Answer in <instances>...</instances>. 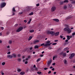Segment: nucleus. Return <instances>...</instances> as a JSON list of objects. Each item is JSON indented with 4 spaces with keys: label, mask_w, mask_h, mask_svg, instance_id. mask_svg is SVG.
<instances>
[{
    "label": "nucleus",
    "mask_w": 75,
    "mask_h": 75,
    "mask_svg": "<svg viewBox=\"0 0 75 75\" xmlns=\"http://www.w3.org/2000/svg\"><path fill=\"white\" fill-rule=\"evenodd\" d=\"M56 44H57V43H53V45H56Z\"/></svg>",
    "instance_id": "a19ab883"
},
{
    "label": "nucleus",
    "mask_w": 75,
    "mask_h": 75,
    "mask_svg": "<svg viewBox=\"0 0 75 75\" xmlns=\"http://www.w3.org/2000/svg\"><path fill=\"white\" fill-rule=\"evenodd\" d=\"M60 38H63V36H62L61 35L60 36Z\"/></svg>",
    "instance_id": "6e6d98bb"
},
{
    "label": "nucleus",
    "mask_w": 75,
    "mask_h": 75,
    "mask_svg": "<svg viewBox=\"0 0 75 75\" xmlns=\"http://www.w3.org/2000/svg\"><path fill=\"white\" fill-rule=\"evenodd\" d=\"M64 4V2L62 1H60V4H61V5H62V4Z\"/></svg>",
    "instance_id": "4be33fe9"
},
{
    "label": "nucleus",
    "mask_w": 75,
    "mask_h": 75,
    "mask_svg": "<svg viewBox=\"0 0 75 75\" xmlns=\"http://www.w3.org/2000/svg\"><path fill=\"white\" fill-rule=\"evenodd\" d=\"M75 53H72L71 54V55L73 57L75 56Z\"/></svg>",
    "instance_id": "412c9836"
},
{
    "label": "nucleus",
    "mask_w": 75,
    "mask_h": 75,
    "mask_svg": "<svg viewBox=\"0 0 75 75\" xmlns=\"http://www.w3.org/2000/svg\"><path fill=\"white\" fill-rule=\"evenodd\" d=\"M68 0H65L64 1V3H68Z\"/></svg>",
    "instance_id": "c85d7f7f"
},
{
    "label": "nucleus",
    "mask_w": 75,
    "mask_h": 75,
    "mask_svg": "<svg viewBox=\"0 0 75 75\" xmlns=\"http://www.w3.org/2000/svg\"><path fill=\"white\" fill-rule=\"evenodd\" d=\"M59 55H62L64 57H67V53L66 52L64 53L63 52H62L60 53Z\"/></svg>",
    "instance_id": "7ed1b4c3"
},
{
    "label": "nucleus",
    "mask_w": 75,
    "mask_h": 75,
    "mask_svg": "<svg viewBox=\"0 0 75 75\" xmlns=\"http://www.w3.org/2000/svg\"><path fill=\"white\" fill-rule=\"evenodd\" d=\"M69 58L70 59H72V58H73V57L71 55V56L69 57Z\"/></svg>",
    "instance_id": "e433bc0d"
},
{
    "label": "nucleus",
    "mask_w": 75,
    "mask_h": 75,
    "mask_svg": "<svg viewBox=\"0 0 75 75\" xmlns=\"http://www.w3.org/2000/svg\"><path fill=\"white\" fill-rule=\"evenodd\" d=\"M67 39L68 40H70V38H69V36H67Z\"/></svg>",
    "instance_id": "393cba45"
},
{
    "label": "nucleus",
    "mask_w": 75,
    "mask_h": 75,
    "mask_svg": "<svg viewBox=\"0 0 75 75\" xmlns=\"http://www.w3.org/2000/svg\"><path fill=\"white\" fill-rule=\"evenodd\" d=\"M55 34L54 32L51 31L50 32V34H52V35H54Z\"/></svg>",
    "instance_id": "9d476101"
},
{
    "label": "nucleus",
    "mask_w": 75,
    "mask_h": 75,
    "mask_svg": "<svg viewBox=\"0 0 75 75\" xmlns=\"http://www.w3.org/2000/svg\"><path fill=\"white\" fill-rule=\"evenodd\" d=\"M6 5V4L4 2L2 3H1L0 5V8H3V7H4Z\"/></svg>",
    "instance_id": "20e7f679"
},
{
    "label": "nucleus",
    "mask_w": 75,
    "mask_h": 75,
    "mask_svg": "<svg viewBox=\"0 0 75 75\" xmlns=\"http://www.w3.org/2000/svg\"><path fill=\"white\" fill-rule=\"evenodd\" d=\"M15 27H17V26H18V24L17 23L15 25Z\"/></svg>",
    "instance_id": "603ef678"
},
{
    "label": "nucleus",
    "mask_w": 75,
    "mask_h": 75,
    "mask_svg": "<svg viewBox=\"0 0 75 75\" xmlns=\"http://www.w3.org/2000/svg\"><path fill=\"white\" fill-rule=\"evenodd\" d=\"M72 3H73V4H75V1H73Z\"/></svg>",
    "instance_id": "a18cd8bd"
},
{
    "label": "nucleus",
    "mask_w": 75,
    "mask_h": 75,
    "mask_svg": "<svg viewBox=\"0 0 75 75\" xmlns=\"http://www.w3.org/2000/svg\"><path fill=\"white\" fill-rule=\"evenodd\" d=\"M43 56H44V55L43 54L40 55V57H43Z\"/></svg>",
    "instance_id": "09e8293b"
},
{
    "label": "nucleus",
    "mask_w": 75,
    "mask_h": 75,
    "mask_svg": "<svg viewBox=\"0 0 75 75\" xmlns=\"http://www.w3.org/2000/svg\"><path fill=\"white\" fill-rule=\"evenodd\" d=\"M64 31H67L68 34H70L71 33L72 30H70L69 28H66L64 29Z\"/></svg>",
    "instance_id": "f257e3e1"
},
{
    "label": "nucleus",
    "mask_w": 75,
    "mask_h": 75,
    "mask_svg": "<svg viewBox=\"0 0 75 75\" xmlns=\"http://www.w3.org/2000/svg\"><path fill=\"white\" fill-rule=\"evenodd\" d=\"M51 71H49L48 72V74H51Z\"/></svg>",
    "instance_id": "c03bdc74"
},
{
    "label": "nucleus",
    "mask_w": 75,
    "mask_h": 75,
    "mask_svg": "<svg viewBox=\"0 0 75 75\" xmlns=\"http://www.w3.org/2000/svg\"><path fill=\"white\" fill-rule=\"evenodd\" d=\"M47 34H50V31L49 30H47Z\"/></svg>",
    "instance_id": "7c9ffc66"
},
{
    "label": "nucleus",
    "mask_w": 75,
    "mask_h": 75,
    "mask_svg": "<svg viewBox=\"0 0 75 75\" xmlns=\"http://www.w3.org/2000/svg\"><path fill=\"white\" fill-rule=\"evenodd\" d=\"M40 60H41V58H39L37 59V62H38V61H40Z\"/></svg>",
    "instance_id": "bb28decb"
},
{
    "label": "nucleus",
    "mask_w": 75,
    "mask_h": 75,
    "mask_svg": "<svg viewBox=\"0 0 75 75\" xmlns=\"http://www.w3.org/2000/svg\"><path fill=\"white\" fill-rule=\"evenodd\" d=\"M40 42L39 40H36L33 41V44H35L36 43H37V42Z\"/></svg>",
    "instance_id": "0eeeda50"
},
{
    "label": "nucleus",
    "mask_w": 75,
    "mask_h": 75,
    "mask_svg": "<svg viewBox=\"0 0 75 75\" xmlns=\"http://www.w3.org/2000/svg\"><path fill=\"white\" fill-rule=\"evenodd\" d=\"M18 61L19 62L21 61V58L18 59Z\"/></svg>",
    "instance_id": "ea45409f"
},
{
    "label": "nucleus",
    "mask_w": 75,
    "mask_h": 75,
    "mask_svg": "<svg viewBox=\"0 0 75 75\" xmlns=\"http://www.w3.org/2000/svg\"><path fill=\"white\" fill-rule=\"evenodd\" d=\"M52 62V60H50L47 62V65H50V64Z\"/></svg>",
    "instance_id": "6e6552de"
},
{
    "label": "nucleus",
    "mask_w": 75,
    "mask_h": 75,
    "mask_svg": "<svg viewBox=\"0 0 75 75\" xmlns=\"http://www.w3.org/2000/svg\"><path fill=\"white\" fill-rule=\"evenodd\" d=\"M30 33H34V30H31L30 31Z\"/></svg>",
    "instance_id": "cd10ccee"
},
{
    "label": "nucleus",
    "mask_w": 75,
    "mask_h": 75,
    "mask_svg": "<svg viewBox=\"0 0 75 75\" xmlns=\"http://www.w3.org/2000/svg\"><path fill=\"white\" fill-rule=\"evenodd\" d=\"M57 58V56H54L53 57V60H54L55 59V58Z\"/></svg>",
    "instance_id": "5701e85b"
},
{
    "label": "nucleus",
    "mask_w": 75,
    "mask_h": 75,
    "mask_svg": "<svg viewBox=\"0 0 75 75\" xmlns=\"http://www.w3.org/2000/svg\"><path fill=\"white\" fill-rule=\"evenodd\" d=\"M52 71H54L55 70V69H54V68H53L52 69Z\"/></svg>",
    "instance_id": "338daca9"
},
{
    "label": "nucleus",
    "mask_w": 75,
    "mask_h": 75,
    "mask_svg": "<svg viewBox=\"0 0 75 75\" xmlns=\"http://www.w3.org/2000/svg\"><path fill=\"white\" fill-rule=\"evenodd\" d=\"M71 17L69 16L66 19V20H69V19H71Z\"/></svg>",
    "instance_id": "dca6fc26"
},
{
    "label": "nucleus",
    "mask_w": 75,
    "mask_h": 75,
    "mask_svg": "<svg viewBox=\"0 0 75 75\" xmlns=\"http://www.w3.org/2000/svg\"><path fill=\"white\" fill-rule=\"evenodd\" d=\"M51 42V41H47V42L46 44H45L44 45V46L45 47H48V46H50V45H51V44H52V43H50Z\"/></svg>",
    "instance_id": "f03ea898"
},
{
    "label": "nucleus",
    "mask_w": 75,
    "mask_h": 75,
    "mask_svg": "<svg viewBox=\"0 0 75 75\" xmlns=\"http://www.w3.org/2000/svg\"><path fill=\"white\" fill-rule=\"evenodd\" d=\"M12 57H13L14 58L16 57V54L15 53H13L12 54Z\"/></svg>",
    "instance_id": "4468645a"
},
{
    "label": "nucleus",
    "mask_w": 75,
    "mask_h": 75,
    "mask_svg": "<svg viewBox=\"0 0 75 75\" xmlns=\"http://www.w3.org/2000/svg\"><path fill=\"white\" fill-rule=\"evenodd\" d=\"M12 11L14 12H16V10H15V8H14V7L12 9Z\"/></svg>",
    "instance_id": "aec40b11"
},
{
    "label": "nucleus",
    "mask_w": 75,
    "mask_h": 75,
    "mask_svg": "<svg viewBox=\"0 0 75 75\" xmlns=\"http://www.w3.org/2000/svg\"><path fill=\"white\" fill-rule=\"evenodd\" d=\"M32 20V19H29V21H30V22H31V21Z\"/></svg>",
    "instance_id": "bf43d9fd"
},
{
    "label": "nucleus",
    "mask_w": 75,
    "mask_h": 75,
    "mask_svg": "<svg viewBox=\"0 0 75 75\" xmlns=\"http://www.w3.org/2000/svg\"><path fill=\"white\" fill-rule=\"evenodd\" d=\"M41 72H40L39 71H38L37 72V73L38 74H39L40 75V74H41Z\"/></svg>",
    "instance_id": "72a5a7b5"
},
{
    "label": "nucleus",
    "mask_w": 75,
    "mask_h": 75,
    "mask_svg": "<svg viewBox=\"0 0 75 75\" xmlns=\"http://www.w3.org/2000/svg\"><path fill=\"white\" fill-rule=\"evenodd\" d=\"M1 74L2 75H4V73L2 72V73H1Z\"/></svg>",
    "instance_id": "680f3d73"
},
{
    "label": "nucleus",
    "mask_w": 75,
    "mask_h": 75,
    "mask_svg": "<svg viewBox=\"0 0 75 75\" xmlns=\"http://www.w3.org/2000/svg\"><path fill=\"white\" fill-rule=\"evenodd\" d=\"M31 57V56L30 55H29L28 56V58L25 59L26 61H28V60H29L30 59V57Z\"/></svg>",
    "instance_id": "9b49d317"
},
{
    "label": "nucleus",
    "mask_w": 75,
    "mask_h": 75,
    "mask_svg": "<svg viewBox=\"0 0 75 75\" xmlns=\"http://www.w3.org/2000/svg\"><path fill=\"white\" fill-rule=\"evenodd\" d=\"M55 42H57V41H58V40H54Z\"/></svg>",
    "instance_id": "052dcab7"
},
{
    "label": "nucleus",
    "mask_w": 75,
    "mask_h": 75,
    "mask_svg": "<svg viewBox=\"0 0 75 75\" xmlns=\"http://www.w3.org/2000/svg\"><path fill=\"white\" fill-rule=\"evenodd\" d=\"M73 60H71V62H73Z\"/></svg>",
    "instance_id": "69168bd1"
},
{
    "label": "nucleus",
    "mask_w": 75,
    "mask_h": 75,
    "mask_svg": "<svg viewBox=\"0 0 75 75\" xmlns=\"http://www.w3.org/2000/svg\"><path fill=\"white\" fill-rule=\"evenodd\" d=\"M9 34H10V32H6V35H8Z\"/></svg>",
    "instance_id": "473e14b6"
},
{
    "label": "nucleus",
    "mask_w": 75,
    "mask_h": 75,
    "mask_svg": "<svg viewBox=\"0 0 75 75\" xmlns=\"http://www.w3.org/2000/svg\"><path fill=\"white\" fill-rule=\"evenodd\" d=\"M21 71V70L20 69H18V72H20Z\"/></svg>",
    "instance_id": "c756f323"
},
{
    "label": "nucleus",
    "mask_w": 75,
    "mask_h": 75,
    "mask_svg": "<svg viewBox=\"0 0 75 75\" xmlns=\"http://www.w3.org/2000/svg\"><path fill=\"white\" fill-rule=\"evenodd\" d=\"M1 28L2 30H4V27H1Z\"/></svg>",
    "instance_id": "37998d69"
},
{
    "label": "nucleus",
    "mask_w": 75,
    "mask_h": 75,
    "mask_svg": "<svg viewBox=\"0 0 75 75\" xmlns=\"http://www.w3.org/2000/svg\"><path fill=\"white\" fill-rule=\"evenodd\" d=\"M52 68H53V67L51 66L50 67V69H52Z\"/></svg>",
    "instance_id": "0e129e2a"
},
{
    "label": "nucleus",
    "mask_w": 75,
    "mask_h": 75,
    "mask_svg": "<svg viewBox=\"0 0 75 75\" xmlns=\"http://www.w3.org/2000/svg\"><path fill=\"white\" fill-rule=\"evenodd\" d=\"M18 57H21V55H20V54H18Z\"/></svg>",
    "instance_id": "de8ad7c7"
},
{
    "label": "nucleus",
    "mask_w": 75,
    "mask_h": 75,
    "mask_svg": "<svg viewBox=\"0 0 75 75\" xmlns=\"http://www.w3.org/2000/svg\"><path fill=\"white\" fill-rule=\"evenodd\" d=\"M7 57L8 58H13L12 55H8Z\"/></svg>",
    "instance_id": "f8f14e48"
},
{
    "label": "nucleus",
    "mask_w": 75,
    "mask_h": 75,
    "mask_svg": "<svg viewBox=\"0 0 75 75\" xmlns=\"http://www.w3.org/2000/svg\"><path fill=\"white\" fill-rule=\"evenodd\" d=\"M23 29V28L21 26L17 30L16 32H19L20 31H21Z\"/></svg>",
    "instance_id": "39448f33"
},
{
    "label": "nucleus",
    "mask_w": 75,
    "mask_h": 75,
    "mask_svg": "<svg viewBox=\"0 0 75 75\" xmlns=\"http://www.w3.org/2000/svg\"><path fill=\"white\" fill-rule=\"evenodd\" d=\"M44 70H47V69H48V68H45L44 69Z\"/></svg>",
    "instance_id": "8fccbe9b"
},
{
    "label": "nucleus",
    "mask_w": 75,
    "mask_h": 75,
    "mask_svg": "<svg viewBox=\"0 0 75 75\" xmlns=\"http://www.w3.org/2000/svg\"><path fill=\"white\" fill-rule=\"evenodd\" d=\"M64 63L65 64H67V61L66 60H65L64 61Z\"/></svg>",
    "instance_id": "c9c22d12"
},
{
    "label": "nucleus",
    "mask_w": 75,
    "mask_h": 75,
    "mask_svg": "<svg viewBox=\"0 0 75 75\" xmlns=\"http://www.w3.org/2000/svg\"><path fill=\"white\" fill-rule=\"evenodd\" d=\"M24 21L25 22V23H27V21L26 20H24Z\"/></svg>",
    "instance_id": "e2e57ef3"
},
{
    "label": "nucleus",
    "mask_w": 75,
    "mask_h": 75,
    "mask_svg": "<svg viewBox=\"0 0 75 75\" xmlns=\"http://www.w3.org/2000/svg\"><path fill=\"white\" fill-rule=\"evenodd\" d=\"M12 43V41L10 40L9 41V44H11Z\"/></svg>",
    "instance_id": "f704fd0d"
},
{
    "label": "nucleus",
    "mask_w": 75,
    "mask_h": 75,
    "mask_svg": "<svg viewBox=\"0 0 75 75\" xmlns=\"http://www.w3.org/2000/svg\"><path fill=\"white\" fill-rule=\"evenodd\" d=\"M30 23H31V22H30L29 21H28V24H30Z\"/></svg>",
    "instance_id": "49530a36"
},
{
    "label": "nucleus",
    "mask_w": 75,
    "mask_h": 75,
    "mask_svg": "<svg viewBox=\"0 0 75 75\" xmlns=\"http://www.w3.org/2000/svg\"><path fill=\"white\" fill-rule=\"evenodd\" d=\"M56 9V7L55 6H53L52 7L51 11H54Z\"/></svg>",
    "instance_id": "423d86ee"
},
{
    "label": "nucleus",
    "mask_w": 75,
    "mask_h": 75,
    "mask_svg": "<svg viewBox=\"0 0 75 75\" xmlns=\"http://www.w3.org/2000/svg\"><path fill=\"white\" fill-rule=\"evenodd\" d=\"M53 20L56 21V22H58L59 21V20L58 19H53Z\"/></svg>",
    "instance_id": "ddd939ff"
},
{
    "label": "nucleus",
    "mask_w": 75,
    "mask_h": 75,
    "mask_svg": "<svg viewBox=\"0 0 75 75\" xmlns=\"http://www.w3.org/2000/svg\"><path fill=\"white\" fill-rule=\"evenodd\" d=\"M21 75H24L25 74V72L24 71H22L20 73Z\"/></svg>",
    "instance_id": "f3484780"
},
{
    "label": "nucleus",
    "mask_w": 75,
    "mask_h": 75,
    "mask_svg": "<svg viewBox=\"0 0 75 75\" xmlns=\"http://www.w3.org/2000/svg\"><path fill=\"white\" fill-rule=\"evenodd\" d=\"M69 7H70V8H71V7H72V5L71 4H69Z\"/></svg>",
    "instance_id": "2f4dec72"
},
{
    "label": "nucleus",
    "mask_w": 75,
    "mask_h": 75,
    "mask_svg": "<svg viewBox=\"0 0 75 75\" xmlns=\"http://www.w3.org/2000/svg\"><path fill=\"white\" fill-rule=\"evenodd\" d=\"M52 65H54H54H55V63H53L52 64Z\"/></svg>",
    "instance_id": "5fc2aeb1"
},
{
    "label": "nucleus",
    "mask_w": 75,
    "mask_h": 75,
    "mask_svg": "<svg viewBox=\"0 0 75 75\" xmlns=\"http://www.w3.org/2000/svg\"><path fill=\"white\" fill-rule=\"evenodd\" d=\"M34 48L35 49H38V46L37 45H35V46Z\"/></svg>",
    "instance_id": "a211bd4d"
},
{
    "label": "nucleus",
    "mask_w": 75,
    "mask_h": 75,
    "mask_svg": "<svg viewBox=\"0 0 75 75\" xmlns=\"http://www.w3.org/2000/svg\"><path fill=\"white\" fill-rule=\"evenodd\" d=\"M67 8V6L66 5L64 6L63 7V9H66Z\"/></svg>",
    "instance_id": "a878e982"
},
{
    "label": "nucleus",
    "mask_w": 75,
    "mask_h": 75,
    "mask_svg": "<svg viewBox=\"0 0 75 75\" xmlns=\"http://www.w3.org/2000/svg\"><path fill=\"white\" fill-rule=\"evenodd\" d=\"M28 63V62L27 61H25V64H27V63Z\"/></svg>",
    "instance_id": "3c124183"
},
{
    "label": "nucleus",
    "mask_w": 75,
    "mask_h": 75,
    "mask_svg": "<svg viewBox=\"0 0 75 75\" xmlns=\"http://www.w3.org/2000/svg\"><path fill=\"white\" fill-rule=\"evenodd\" d=\"M69 50V48H68V47H66L64 49V51H66L67 50Z\"/></svg>",
    "instance_id": "2eb2a0df"
},
{
    "label": "nucleus",
    "mask_w": 75,
    "mask_h": 75,
    "mask_svg": "<svg viewBox=\"0 0 75 75\" xmlns=\"http://www.w3.org/2000/svg\"><path fill=\"white\" fill-rule=\"evenodd\" d=\"M33 38V37L32 36H30L29 38L28 39V41H30L31 40V39Z\"/></svg>",
    "instance_id": "6ab92c4d"
},
{
    "label": "nucleus",
    "mask_w": 75,
    "mask_h": 75,
    "mask_svg": "<svg viewBox=\"0 0 75 75\" xmlns=\"http://www.w3.org/2000/svg\"><path fill=\"white\" fill-rule=\"evenodd\" d=\"M5 62H3L2 63V65H5Z\"/></svg>",
    "instance_id": "58836bf2"
},
{
    "label": "nucleus",
    "mask_w": 75,
    "mask_h": 75,
    "mask_svg": "<svg viewBox=\"0 0 75 75\" xmlns=\"http://www.w3.org/2000/svg\"><path fill=\"white\" fill-rule=\"evenodd\" d=\"M39 5H40V4H37L36 6L38 7V6H39Z\"/></svg>",
    "instance_id": "4d7b16f0"
},
{
    "label": "nucleus",
    "mask_w": 75,
    "mask_h": 75,
    "mask_svg": "<svg viewBox=\"0 0 75 75\" xmlns=\"http://www.w3.org/2000/svg\"><path fill=\"white\" fill-rule=\"evenodd\" d=\"M75 60L74 59V60H73V63H75Z\"/></svg>",
    "instance_id": "774afa93"
},
{
    "label": "nucleus",
    "mask_w": 75,
    "mask_h": 75,
    "mask_svg": "<svg viewBox=\"0 0 75 75\" xmlns=\"http://www.w3.org/2000/svg\"><path fill=\"white\" fill-rule=\"evenodd\" d=\"M29 49L30 50H33V47H30Z\"/></svg>",
    "instance_id": "79ce46f5"
},
{
    "label": "nucleus",
    "mask_w": 75,
    "mask_h": 75,
    "mask_svg": "<svg viewBox=\"0 0 75 75\" xmlns=\"http://www.w3.org/2000/svg\"><path fill=\"white\" fill-rule=\"evenodd\" d=\"M44 45V43H42V44L41 45V46H42V45Z\"/></svg>",
    "instance_id": "864d4df0"
},
{
    "label": "nucleus",
    "mask_w": 75,
    "mask_h": 75,
    "mask_svg": "<svg viewBox=\"0 0 75 75\" xmlns=\"http://www.w3.org/2000/svg\"><path fill=\"white\" fill-rule=\"evenodd\" d=\"M33 12H31V13H29V16H32V15H33Z\"/></svg>",
    "instance_id": "b1692460"
},
{
    "label": "nucleus",
    "mask_w": 75,
    "mask_h": 75,
    "mask_svg": "<svg viewBox=\"0 0 75 75\" xmlns=\"http://www.w3.org/2000/svg\"><path fill=\"white\" fill-rule=\"evenodd\" d=\"M59 32H57L54 33V34L55 36H58L59 35Z\"/></svg>",
    "instance_id": "1a4fd4ad"
},
{
    "label": "nucleus",
    "mask_w": 75,
    "mask_h": 75,
    "mask_svg": "<svg viewBox=\"0 0 75 75\" xmlns=\"http://www.w3.org/2000/svg\"><path fill=\"white\" fill-rule=\"evenodd\" d=\"M75 35V32L74 33H72V36H74V35Z\"/></svg>",
    "instance_id": "4c0bfd02"
},
{
    "label": "nucleus",
    "mask_w": 75,
    "mask_h": 75,
    "mask_svg": "<svg viewBox=\"0 0 75 75\" xmlns=\"http://www.w3.org/2000/svg\"><path fill=\"white\" fill-rule=\"evenodd\" d=\"M11 52H8L7 53L8 54H10Z\"/></svg>",
    "instance_id": "13d9d810"
}]
</instances>
